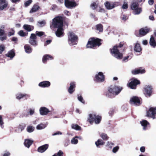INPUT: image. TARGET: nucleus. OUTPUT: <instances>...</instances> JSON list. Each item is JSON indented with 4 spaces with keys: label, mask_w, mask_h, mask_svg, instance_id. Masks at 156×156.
<instances>
[{
    "label": "nucleus",
    "mask_w": 156,
    "mask_h": 156,
    "mask_svg": "<svg viewBox=\"0 0 156 156\" xmlns=\"http://www.w3.org/2000/svg\"><path fill=\"white\" fill-rule=\"evenodd\" d=\"M51 84L50 83L47 81H44L41 82L38 84L39 86L43 87H48L50 86Z\"/></svg>",
    "instance_id": "6ab92c4d"
},
{
    "label": "nucleus",
    "mask_w": 156,
    "mask_h": 156,
    "mask_svg": "<svg viewBox=\"0 0 156 156\" xmlns=\"http://www.w3.org/2000/svg\"><path fill=\"white\" fill-rule=\"evenodd\" d=\"M33 142V141L32 140L25 139L24 142V144L26 147L29 148L32 144Z\"/></svg>",
    "instance_id": "cd10ccee"
},
{
    "label": "nucleus",
    "mask_w": 156,
    "mask_h": 156,
    "mask_svg": "<svg viewBox=\"0 0 156 156\" xmlns=\"http://www.w3.org/2000/svg\"><path fill=\"white\" fill-rule=\"evenodd\" d=\"M149 19L153 21L154 20V17L152 15L150 16H149Z\"/></svg>",
    "instance_id": "69168bd1"
},
{
    "label": "nucleus",
    "mask_w": 156,
    "mask_h": 156,
    "mask_svg": "<svg viewBox=\"0 0 156 156\" xmlns=\"http://www.w3.org/2000/svg\"><path fill=\"white\" fill-rule=\"evenodd\" d=\"M40 7L37 5H34L30 11L31 13L37 12L39 9Z\"/></svg>",
    "instance_id": "7c9ffc66"
},
{
    "label": "nucleus",
    "mask_w": 156,
    "mask_h": 156,
    "mask_svg": "<svg viewBox=\"0 0 156 156\" xmlns=\"http://www.w3.org/2000/svg\"><path fill=\"white\" fill-rule=\"evenodd\" d=\"M8 5L6 0H0V10H2L6 8Z\"/></svg>",
    "instance_id": "a211bd4d"
},
{
    "label": "nucleus",
    "mask_w": 156,
    "mask_h": 156,
    "mask_svg": "<svg viewBox=\"0 0 156 156\" xmlns=\"http://www.w3.org/2000/svg\"><path fill=\"white\" fill-rule=\"evenodd\" d=\"M24 29L28 31H30L34 29V27L29 25H24L23 26Z\"/></svg>",
    "instance_id": "c756f323"
},
{
    "label": "nucleus",
    "mask_w": 156,
    "mask_h": 156,
    "mask_svg": "<svg viewBox=\"0 0 156 156\" xmlns=\"http://www.w3.org/2000/svg\"><path fill=\"white\" fill-rule=\"evenodd\" d=\"M32 0H28L24 3V5L25 7H27L29 6L32 2Z\"/></svg>",
    "instance_id": "37998d69"
},
{
    "label": "nucleus",
    "mask_w": 156,
    "mask_h": 156,
    "mask_svg": "<svg viewBox=\"0 0 156 156\" xmlns=\"http://www.w3.org/2000/svg\"><path fill=\"white\" fill-rule=\"evenodd\" d=\"M5 32L4 30L0 29V36L3 35L5 34Z\"/></svg>",
    "instance_id": "bf43d9fd"
},
{
    "label": "nucleus",
    "mask_w": 156,
    "mask_h": 156,
    "mask_svg": "<svg viewBox=\"0 0 156 156\" xmlns=\"http://www.w3.org/2000/svg\"><path fill=\"white\" fill-rule=\"evenodd\" d=\"M53 59V57L50 55H44L42 58V62L43 63H45L47 60H51Z\"/></svg>",
    "instance_id": "393cba45"
},
{
    "label": "nucleus",
    "mask_w": 156,
    "mask_h": 156,
    "mask_svg": "<svg viewBox=\"0 0 156 156\" xmlns=\"http://www.w3.org/2000/svg\"><path fill=\"white\" fill-rule=\"evenodd\" d=\"M97 4L95 2H94L91 5V7L92 9H95L97 7Z\"/></svg>",
    "instance_id": "de8ad7c7"
},
{
    "label": "nucleus",
    "mask_w": 156,
    "mask_h": 156,
    "mask_svg": "<svg viewBox=\"0 0 156 156\" xmlns=\"http://www.w3.org/2000/svg\"><path fill=\"white\" fill-rule=\"evenodd\" d=\"M105 80V77L102 72H99L95 75V80L98 82H102Z\"/></svg>",
    "instance_id": "4468645a"
},
{
    "label": "nucleus",
    "mask_w": 156,
    "mask_h": 156,
    "mask_svg": "<svg viewBox=\"0 0 156 156\" xmlns=\"http://www.w3.org/2000/svg\"><path fill=\"white\" fill-rule=\"evenodd\" d=\"M14 31L13 30H12L11 31H9L8 33V36H10L12 35H13L14 34Z\"/></svg>",
    "instance_id": "5fc2aeb1"
},
{
    "label": "nucleus",
    "mask_w": 156,
    "mask_h": 156,
    "mask_svg": "<svg viewBox=\"0 0 156 156\" xmlns=\"http://www.w3.org/2000/svg\"><path fill=\"white\" fill-rule=\"evenodd\" d=\"M131 104L134 106H139L141 104L140 99L137 97L133 96L130 100Z\"/></svg>",
    "instance_id": "1a4fd4ad"
},
{
    "label": "nucleus",
    "mask_w": 156,
    "mask_h": 156,
    "mask_svg": "<svg viewBox=\"0 0 156 156\" xmlns=\"http://www.w3.org/2000/svg\"><path fill=\"white\" fill-rule=\"evenodd\" d=\"M95 115L94 114H90L88 115L87 121L90 123L92 124L94 122V119L95 118Z\"/></svg>",
    "instance_id": "f3484780"
},
{
    "label": "nucleus",
    "mask_w": 156,
    "mask_h": 156,
    "mask_svg": "<svg viewBox=\"0 0 156 156\" xmlns=\"http://www.w3.org/2000/svg\"><path fill=\"white\" fill-rule=\"evenodd\" d=\"M68 41L70 46L77 44L78 42V37L72 32H69L68 34Z\"/></svg>",
    "instance_id": "7ed1b4c3"
},
{
    "label": "nucleus",
    "mask_w": 156,
    "mask_h": 156,
    "mask_svg": "<svg viewBox=\"0 0 156 156\" xmlns=\"http://www.w3.org/2000/svg\"><path fill=\"white\" fill-rule=\"evenodd\" d=\"M100 137L103 140H107L108 138L107 135L104 133H101L100 134Z\"/></svg>",
    "instance_id": "4c0bfd02"
},
{
    "label": "nucleus",
    "mask_w": 156,
    "mask_h": 156,
    "mask_svg": "<svg viewBox=\"0 0 156 156\" xmlns=\"http://www.w3.org/2000/svg\"><path fill=\"white\" fill-rule=\"evenodd\" d=\"M63 154L62 151L61 150H59V151L56 154L57 156H62Z\"/></svg>",
    "instance_id": "6e6d98bb"
},
{
    "label": "nucleus",
    "mask_w": 156,
    "mask_h": 156,
    "mask_svg": "<svg viewBox=\"0 0 156 156\" xmlns=\"http://www.w3.org/2000/svg\"><path fill=\"white\" fill-rule=\"evenodd\" d=\"M10 154V153L9 152H7L4 154L3 156H9Z\"/></svg>",
    "instance_id": "774afa93"
},
{
    "label": "nucleus",
    "mask_w": 156,
    "mask_h": 156,
    "mask_svg": "<svg viewBox=\"0 0 156 156\" xmlns=\"http://www.w3.org/2000/svg\"><path fill=\"white\" fill-rule=\"evenodd\" d=\"M105 144V142L103 141V140L101 139H98L97 141L95 143V145L98 147H99L100 146L103 145Z\"/></svg>",
    "instance_id": "c85d7f7f"
},
{
    "label": "nucleus",
    "mask_w": 156,
    "mask_h": 156,
    "mask_svg": "<svg viewBox=\"0 0 156 156\" xmlns=\"http://www.w3.org/2000/svg\"><path fill=\"white\" fill-rule=\"evenodd\" d=\"M51 41V40H48L44 43V45L45 46L47 45L50 44Z\"/></svg>",
    "instance_id": "13d9d810"
},
{
    "label": "nucleus",
    "mask_w": 156,
    "mask_h": 156,
    "mask_svg": "<svg viewBox=\"0 0 156 156\" xmlns=\"http://www.w3.org/2000/svg\"><path fill=\"white\" fill-rule=\"evenodd\" d=\"M64 13L65 15L67 16H69L70 15V12L66 10H65L64 11Z\"/></svg>",
    "instance_id": "052dcab7"
},
{
    "label": "nucleus",
    "mask_w": 156,
    "mask_h": 156,
    "mask_svg": "<svg viewBox=\"0 0 156 156\" xmlns=\"http://www.w3.org/2000/svg\"><path fill=\"white\" fill-rule=\"evenodd\" d=\"M48 145L45 144L42 146L39 147L37 149L38 152L40 153H43L48 148Z\"/></svg>",
    "instance_id": "4be33fe9"
},
{
    "label": "nucleus",
    "mask_w": 156,
    "mask_h": 156,
    "mask_svg": "<svg viewBox=\"0 0 156 156\" xmlns=\"http://www.w3.org/2000/svg\"><path fill=\"white\" fill-rule=\"evenodd\" d=\"M100 42V39H95L94 38H91L89 39L86 45V47L87 48H92L97 46H99L101 44Z\"/></svg>",
    "instance_id": "20e7f679"
},
{
    "label": "nucleus",
    "mask_w": 156,
    "mask_h": 156,
    "mask_svg": "<svg viewBox=\"0 0 156 156\" xmlns=\"http://www.w3.org/2000/svg\"><path fill=\"white\" fill-rule=\"evenodd\" d=\"M123 45V43L121 42L118 45L114 46L112 49H111L110 50L112 55L118 59L122 58V54L120 52V48Z\"/></svg>",
    "instance_id": "f03ea898"
},
{
    "label": "nucleus",
    "mask_w": 156,
    "mask_h": 156,
    "mask_svg": "<svg viewBox=\"0 0 156 156\" xmlns=\"http://www.w3.org/2000/svg\"><path fill=\"white\" fill-rule=\"evenodd\" d=\"M101 117L98 115H95V118L94 119V122L96 124H99L101 122Z\"/></svg>",
    "instance_id": "f704fd0d"
},
{
    "label": "nucleus",
    "mask_w": 156,
    "mask_h": 156,
    "mask_svg": "<svg viewBox=\"0 0 156 156\" xmlns=\"http://www.w3.org/2000/svg\"><path fill=\"white\" fill-rule=\"evenodd\" d=\"M4 47L2 45L0 46V54H1L2 52L4 51Z\"/></svg>",
    "instance_id": "0e129e2a"
},
{
    "label": "nucleus",
    "mask_w": 156,
    "mask_h": 156,
    "mask_svg": "<svg viewBox=\"0 0 156 156\" xmlns=\"http://www.w3.org/2000/svg\"><path fill=\"white\" fill-rule=\"evenodd\" d=\"M47 126V125L45 124L41 123L36 126V129L38 130H41L45 128Z\"/></svg>",
    "instance_id": "72a5a7b5"
},
{
    "label": "nucleus",
    "mask_w": 156,
    "mask_h": 156,
    "mask_svg": "<svg viewBox=\"0 0 156 156\" xmlns=\"http://www.w3.org/2000/svg\"><path fill=\"white\" fill-rule=\"evenodd\" d=\"M119 148V147L118 146H116L113 148L112 151L114 153H115L118 150Z\"/></svg>",
    "instance_id": "3c124183"
},
{
    "label": "nucleus",
    "mask_w": 156,
    "mask_h": 156,
    "mask_svg": "<svg viewBox=\"0 0 156 156\" xmlns=\"http://www.w3.org/2000/svg\"><path fill=\"white\" fill-rule=\"evenodd\" d=\"M140 83V82L136 78H133L131 79V81L129 84V87L132 89H135L137 85Z\"/></svg>",
    "instance_id": "9b49d317"
},
{
    "label": "nucleus",
    "mask_w": 156,
    "mask_h": 156,
    "mask_svg": "<svg viewBox=\"0 0 156 156\" xmlns=\"http://www.w3.org/2000/svg\"><path fill=\"white\" fill-rule=\"evenodd\" d=\"M4 122H3L2 117L1 115H0V126L2 128H3L4 127L3 124Z\"/></svg>",
    "instance_id": "09e8293b"
},
{
    "label": "nucleus",
    "mask_w": 156,
    "mask_h": 156,
    "mask_svg": "<svg viewBox=\"0 0 156 156\" xmlns=\"http://www.w3.org/2000/svg\"><path fill=\"white\" fill-rule=\"evenodd\" d=\"M76 138L75 136L72 139L71 141L72 144H76L78 143V140Z\"/></svg>",
    "instance_id": "58836bf2"
},
{
    "label": "nucleus",
    "mask_w": 156,
    "mask_h": 156,
    "mask_svg": "<svg viewBox=\"0 0 156 156\" xmlns=\"http://www.w3.org/2000/svg\"><path fill=\"white\" fill-rule=\"evenodd\" d=\"M72 129L76 130H79L81 129V127L76 124H72L71 125Z\"/></svg>",
    "instance_id": "e433bc0d"
},
{
    "label": "nucleus",
    "mask_w": 156,
    "mask_h": 156,
    "mask_svg": "<svg viewBox=\"0 0 156 156\" xmlns=\"http://www.w3.org/2000/svg\"><path fill=\"white\" fill-rule=\"evenodd\" d=\"M113 145V144L110 142H108L107 143V146L110 148H111L112 146Z\"/></svg>",
    "instance_id": "603ef678"
},
{
    "label": "nucleus",
    "mask_w": 156,
    "mask_h": 156,
    "mask_svg": "<svg viewBox=\"0 0 156 156\" xmlns=\"http://www.w3.org/2000/svg\"><path fill=\"white\" fill-rule=\"evenodd\" d=\"M104 5L107 9L110 10L120 5V3L118 2H109L106 1Z\"/></svg>",
    "instance_id": "0eeeda50"
},
{
    "label": "nucleus",
    "mask_w": 156,
    "mask_h": 156,
    "mask_svg": "<svg viewBox=\"0 0 156 156\" xmlns=\"http://www.w3.org/2000/svg\"><path fill=\"white\" fill-rule=\"evenodd\" d=\"M34 128L32 126H30L27 127V131L29 133H31L33 132L34 130Z\"/></svg>",
    "instance_id": "ea45409f"
},
{
    "label": "nucleus",
    "mask_w": 156,
    "mask_h": 156,
    "mask_svg": "<svg viewBox=\"0 0 156 156\" xmlns=\"http://www.w3.org/2000/svg\"><path fill=\"white\" fill-rule=\"evenodd\" d=\"M148 2L150 5H151L154 3V0H149Z\"/></svg>",
    "instance_id": "338daca9"
},
{
    "label": "nucleus",
    "mask_w": 156,
    "mask_h": 156,
    "mask_svg": "<svg viewBox=\"0 0 156 156\" xmlns=\"http://www.w3.org/2000/svg\"><path fill=\"white\" fill-rule=\"evenodd\" d=\"M25 52L27 53H31L32 51V49L30 46L26 44L24 46Z\"/></svg>",
    "instance_id": "2f4dec72"
},
{
    "label": "nucleus",
    "mask_w": 156,
    "mask_h": 156,
    "mask_svg": "<svg viewBox=\"0 0 156 156\" xmlns=\"http://www.w3.org/2000/svg\"><path fill=\"white\" fill-rule=\"evenodd\" d=\"M77 98L78 100L81 102L82 103L84 104V101L83 100V98L80 95H78Z\"/></svg>",
    "instance_id": "c03bdc74"
},
{
    "label": "nucleus",
    "mask_w": 156,
    "mask_h": 156,
    "mask_svg": "<svg viewBox=\"0 0 156 156\" xmlns=\"http://www.w3.org/2000/svg\"><path fill=\"white\" fill-rule=\"evenodd\" d=\"M149 43L150 45L153 47H154L156 46V42L153 36L151 37Z\"/></svg>",
    "instance_id": "473e14b6"
},
{
    "label": "nucleus",
    "mask_w": 156,
    "mask_h": 156,
    "mask_svg": "<svg viewBox=\"0 0 156 156\" xmlns=\"http://www.w3.org/2000/svg\"><path fill=\"white\" fill-rule=\"evenodd\" d=\"M140 150L142 152H144L145 151V148L144 147H142L140 148Z\"/></svg>",
    "instance_id": "e2e57ef3"
},
{
    "label": "nucleus",
    "mask_w": 156,
    "mask_h": 156,
    "mask_svg": "<svg viewBox=\"0 0 156 156\" xmlns=\"http://www.w3.org/2000/svg\"><path fill=\"white\" fill-rule=\"evenodd\" d=\"M153 88L151 86L147 85L144 86L143 88V92L145 96L147 97H149L151 95L152 93Z\"/></svg>",
    "instance_id": "423d86ee"
},
{
    "label": "nucleus",
    "mask_w": 156,
    "mask_h": 156,
    "mask_svg": "<svg viewBox=\"0 0 156 156\" xmlns=\"http://www.w3.org/2000/svg\"><path fill=\"white\" fill-rule=\"evenodd\" d=\"M156 114V107H151L149 110L147 112V115L149 117H151L153 119L155 118V115Z\"/></svg>",
    "instance_id": "9d476101"
},
{
    "label": "nucleus",
    "mask_w": 156,
    "mask_h": 156,
    "mask_svg": "<svg viewBox=\"0 0 156 156\" xmlns=\"http://www.w3.org/2000/svg\"><path fill=\"white\" fill-rule=\"evenodd\" d=\"M96 30L99 32H102L103 30V27L101 24H98L96 26Z\"/></svg>",
    "instance_id": "c9c22d12"
},
{
    "label": "nucleus",
    "mask_w": 156,
    "mask_h": 156,
    "mask_svg": "<svg viewBox=\"0 0 156 156\" xmlns=\"http://www.w3.org/2000/svg\"><path fill=\"white\" fill-rule=\"evenodd\" d=\"M29 95L27 94H22L21 93H18L16 95V98L18 100L23 98L24 97H26L27 98L29 97Z\"/></svg>",
    "instance_id": "a878e982"
},
{
    "label": "nucleus",
    "mask_w": 156,
    "mask_h": 156,
    "mask_svg": "<svg viewBox=\"0 0 156 156\" xmlns=\"http://www.w3.org/2000/svg\"><path fill=\"white\" fill-rule=\"evenodd\" d=\"M75 87V83L72 82L70 83V86L68 89V91L70 94H72L74 91V88Z\"/></svg>",
    "instance_id": "b1692460"
},
{
    "label": "nucleus",
    "mask_w": 156,
    "mask_h": 156,
    "mask_svg": "<svg viewBox=\"0 0 156 156\" xmlns=\"http://www.w3.org/2000/svg\"><path fill=\"white\" fill-rule=\"evenodd\" d=\"M128 17L124 15H122L121 16V19L123 21H125L128 19Z\"/></svg>",
    "instance_id": "8fccbe9b"
},
{
    "label": "nucleus",
    "mask_w": 156,
    "mask_h": 156,
    "mask_svg": "<svg viewBox=\"0 0 156 156\" xmlns=\"http://www.w3.org/2000/svg\"><path fill=\"white\" fill-rule=\"evenodd\" d=\"M140 122L141 126L143 127V130H146L150 127V124L147 120H143Z\"/></svg>",
    "instance_id": "2eb2a0df"
},
{
    "label": "nucleus",
    "mask_w": 156,
    "mask_h": 156,
    "mask_svg": "<svg viewBox=\"0 0 156 156\" xmlns=\"http://www.w3.org/2000/svg\"><path fill=\"white\" fill-rule=\"evenodd\" d=\"M44 34V33L42 31H36V35L39 37H41Z\"/></svg>",
    "instance_id": "79ce46f5"
},
{
    "label": "nucleus",
    "mask_w": 156,
    "mask_h": 156,
    "mask_svg": "<svg viewBox=\"0 0 156 156\" xmlns=\"http://www.w3.org/2000/svg\"><path fill=\"white\" fill-rule=\"evenodd\" d=\"M29 112L28 113L30 115H32L35 112V109L34 108H30L29 109Z\"/></svg>",
    "instance_id": "49530a36"
},
{
    "label": "nucleus",
    "mask_w": 156,
    "mask_h": 156,
    "mask_svg": "<svg viewBox=\"0 0 156 156\" xmlns=\"http://www.w3.org/2000/svg\"><path fill=\"white\" fill-rule=\"evenodd\" d=\"M18 34L21 37H24L26 35V34L22 30L20 31Z\"/></svg>",
    "instance_id": "a18cd8bd"
},
{
    "label": "nucleus",
    "mask_w": 156,
    "mask_h": 156,
    "mask_svg": "<svg viewBox=\"0 0 156 156\" xmlns=\"http://www.w3.org/2000/svg\"><path fill=\"white\" fill-rule=\"evenodd\" d=\"M38 26L40 27L44 26L46 23L45 22L44 20H42L41 21H39L38 22Z\"/></svg>",
    "instance_id": "a19ab883"
},
{
    "label": "nucleus",
    "mask_w": 156,
    "mask_h": 156,
    "mask_svg": "<svg viewBox=\"0 0 156 156\" xmlns=\"http://www.w3.org/2000/svg\"><path fill=\"white\" fill-rule=\"evenodd\" d=\"M64 3L66 6L69 8L75 7L77 5L76 3L74 1V0H65Z\"/></svg>",
    "instance_id": "f8f14e48"
},
{
    "label": "nucleus",
    "mask_w": 156,
    "mask_h": 156,
    "mask_svg": "<svg viewBox=\"0 0 156 156\" xmlns=\"http://www.w3.org/2000/svg\"><path fill=\"white\" fill-rule=\"evenodd\" d=\"M145 70L142 68L135 69L132 71V73L133 74H137L139 73H145Z\"/></svg>",
    "instance_id": "412c9836"
},
{
    "label": "nucleus",
    "mask_w": 156,
    "mask_h": 156,
    "mask_svg": "<svg viewBox=\"0 0 156 156\" xmlns=\"http://www.w3.org/2000/svg\"><path fill=\"white\" fill-rule=\"evenodd\" d=\"M39 112L41 115H47L49 112V111L46 107H43L40 108Z\"/></svg>",
    "instance_id": "dca6fc26"
},
{
    "label": "nucleus",
    "mask_w": 156,
    "mask_h": 156,
    "mask_svg": "<svg viewBox=\"0 0 156 156\" xmlns=\"http://www.w3.org/2000/svg\"><path fill=\"white\" fill-rule=\"evenodd\" d=\"M52 25L54 27L57 28L55 32L56 36L59 37L63 36L64 33L63 28V22L62 17L58 16L53 19Z\"/></svg>",
    "instance_id": "f257e3e1"
},
{
    "label": "nucleus",
    "mask_w": 156,
    "mask_h": 156,
    "mask_svg": "<svg viewBox=\"0 0 156 156\" xmlns=\"http://www.w3.org/2000/svg\"><path fill=\"white\" fill-rule=\"evenodd\" d=\"M122 89V88L120 86H111L108 88V91L109 93L114 95L118 94Z\"/></svg>",
    "instance_id": "39448f33"
},
{
    "label": "nucleus",
    "mask_w": 156,
    "mask_h": 156,
    "mask_svg": "<svg viewBox=\"0 0 156 156\" xmlns=\"http://www.w3.org/2000/svg\"><path fill=\"white\" fill-rule=\"evenodd\" d=\"M15 55V53L13 50H11L9 51L5 55L7 57L10 58V59H12L14 57Z\"/></svg>",
    "instance_id": "5701e85b"
},
{
    "label": "nucleus",
    "mask_w": 156,
    "mask_h": 156,
    "mask_svg": "<svg viewBox=\"0 0 156 156\" xmlns=\"http://www.w3.org/2000/svg\"><path fill=\"white\" fill-rule=\"evenodd\" d=\"M37 36L34 34H32L30 37V40L29 43L32 45L36 46L37 45V41L36 40L37 39Z\"/></svg>",
    "instance_id": "ddd939ff"
},
{
    "label": "nucleus",
    "mask_w": 156,
    "mask_h": 156,
    "mask_svg": "<svg viewBox=\"0 0 156 156\" xmlns=\"http://www.w3.org/2000/svg\"><path fill=\"white\" fill-rule=\"evenodd\" d=\"M128 8V5L126 2H124V4L122 6V8L123 9H126Z\"/></svg>",
    "instance_id": "864d4df0"
},
{
    "label": "nucleus",
    "mask_w": 156,
    "mask_h": 156,
    "mask_svg": "<svg viewBox=\"0 0 156 156\" xmlns=\"http://www.w3.org/2000/svg\"><path fill=\"white\" fill-rule=\"evenodd\" d=\"M134 50L136 52H140L142 50L140 45L138 43H136L134 47Z\"/></svg>",
    "instance_id": "bb28decb"
},
{
    "label": "nucleus",
    "mask_w": 156,
    "mask_h": 156,
    "mask_svg": "<svg viewBox=\"0 0 156 156\" xmlns=\"http://www.w3.org/2000/svg\"><path fill=\"white\" fill-rule=\"evenodd\" d=\"M139 4L137 2H133L131 5L132 9L134 10L133 13L135 15H137L142 12V9L139 7Z\"/></svg>",
    "instance_id": "6e6552de"
},
{
    "label": "nucleus",
    "mask_w": 156,
    "mask_h": 156,
    "mask_svg": "<svg viewBox=\"0 0 156 156\" xmlns=\"http://www.w3.org/2000/svg\"><path fill=\"white\" fill-rule=\"evenodd\" d=\"M25 127V126L20 125L18 129L20 131H21L24 129Z\"/></svg>",
    "instance_id": "4d7b16f0"
},
{
    "label": "nucleus",
    "mask_w": 156,
    "mask_h": 156,
    "mask_svg": "<svg viewBox=\"0 0 156 156\" xmlns=\"http://www.w3.org/2000/svg\"><path fill=\"white\" fill-rule=\"evenodd\" d=\"M62 133L60 131L57 132L52 134V136H55L58 135H62Z\"/></svg>",
    "instance_id": "680f3d73"
},
{
    "label": "nucleus",
    "mask_w": 156,
    "mask_h": 156,
    "mask_svg": "<svg viewBox=\"0 0 156 156\" xmlns=\"http://www.w3.org/2000/svg\"><path fill=\"white\" fill-rule=\"evenodd\" d=\"M150 29L147 27L141 28L139 31L140 35L143 36L147 34L149 31Z\"/></svg>",
    "instance_id": "aec40b11"
}]
</instances>
